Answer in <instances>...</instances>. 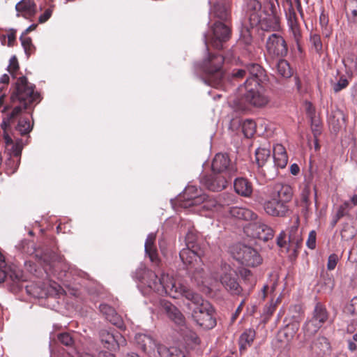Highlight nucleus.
Listing matches in <instances>:
<instances>
[{
  "instance_id": "obj_1",
  "label": "nucleus",
  "mask_w": 357,
  "mask_h": 357,
  "mask_svg": "<svg viewBox=\"0 0 357 357\" xmlns=\"http://www.w3.org/2000/svg\"><path fill=\"white\" fill-rule=\"evenodd\" d=\"M143 272L144 276L137 278L151 290L159 295H168L173 298H185L192 303L202 301V296L191 289L181 278L162 273L160 277L153 271L139 268L137 272Z\"/></svg>"
},
{
  "instance_id": "obj_2",
  "label": "nucleus",
  "mask_w": 357,
  "mask_h": 357,
  "mask_svg": "<svg viewBox=\"0 0 357 357\" xmlns=\"http://www.w3.org/2000/svg\"><path fill=\"white\" fill-rule=\"evenodd\" d=\"M35 86L29 82L25 76L17 78L13 86L10 97V105L3 107L1 112H6L8 109L13 108L7 118L3 119L1 123V128L3 130V139L6 145L13 144L12 138L6 132V129L10 123L23 110L30 107L34 102L40 101V95L35 91Z\"/></svg>"
},
{
  "instance_id": "obj_3",
  "label": "nucleus",
  "mask_w": 357,
  "mask_h": 357,
  "mask_svg": "<svg viewBox=\"0 0 357 357\" xmlns=\"http://www.w3.org/2000/svg\"><path fill=\"white\" fill-rule=\"evenodd\" d=\"M235 56L227 52L225 56L220 54L209 53L202 63V69L205 73L204 82L214 88H220L224 84V71L222 64L225 60L231 62Z\"/></svg>"
},
{
  "instance_id": "obj_4",
  "label": "nucleus",
  "mask_w": 357,
  "mask_h": 357,
  "mask_svg": "<svg viewBox=\"0 0 357 357\" xmlns=\"http://www.w3.org/2000/svg\"><path fill=\"white\" fill-rule=\"evenodd\" d=\"M203 255L200 248H183L180 251L179 257L183 264L192 270V278L197 284L205 282V273L203 269L201 257Z\"/></svg>"
},
{
  "instance_id": "obj_5",
  "label": "nucleus",
  "mask_w": 357,
  "mask_h": 357,
  "mask_svg": "<svg viewBox=\"0 0 357 357\" xmlns=\"http://www.w3.org/2000/svg\"><path fill=\"white\" fill-rule=\"evenodd\" d=\"M329 312L326 306L320 302L316 303L311 317L305 322L303 331L306 339L315 335L328 321Z\"/></svg>"
},
{
  "instance_id": "obj_6",
  "label": "nucleus",
  "mask_w": 357,
  "mask_h": 357,
  "mask_svg": "<svg viewBox=\"0 0 357 357\" xmlns=\"http://www.w3.org/2000/svg\"><path fill=\"white\" fill-rule=\"evenodd\" d=\"M243 87L245 90L243 99L249 105L256 107H263L269 102V97L265 93L259 82H257L255 78L245 80Z\"/></svg>"
},
{
  "instance_id": "obj_7",
  "label": "nucleus",
  "mask_w": 357,
  "mask_h": 357,
  "mask_svg": "<svg viewBox=\"0 0 357 357\" xmlns=\"http://www.w3.org/2000/svg\"><path fill=\"white\" fill-rule=\"evenodd\" d=\"M196 307L193 309L192 317L196 324L205 330L213 328L216 326V319L214 317V309L211 305L203 300L199 303H194Z\"/></svg>"
},
{
  "instance_id": "obj_8",
  "label": "nucleus",
  "mask_w": 357,
  "mask_h": 357,
  "mask_svg": "<svg viewBox=\"0 0 357 357\" xmlns=\"http://www.w3.org/2000/svg\"><path fill=\"white\" fill-rule=\"evenodd\" d=\"M255 162L258 167V173L266 181L274 179L278 174L275 165H273L269 149L260 147L255 151Z\"/></svg>"
},
{
  "instance_id": "obj_9",
  "label": "nucleus",
  "mask_w": 357,
  "mask_h": 357,
  "mask_svg": "<svg viewBox=\"0 0 357 357\" xmlns=\"http://www.w3.org/2000/svg\"><path fill=\"white\" fill-rule=\"evenodd\" d=\"M232 255L236 261L247 266L255 267L262 262V258L258 252L244 244L236 245L232 250Z\"/></svg>"
},
{
  "instance_id": "obj_10",
  "label": "nucleus",
  "mask_w": 357,
  "mask_h": 357,
  "mask_svg": "<svg viewBox=\"0 0 357 357\" xmlns=\"http://www.w3.org/2000/svg\"><path fill=\"white\" fill-rule=\"evenodd\" d=\"M231 36V29L229 26L221 22H216L212 28V36L210 38L204 36V42L208 47V40L211 45L217 50L223 47V45Z\"/></svg>"
},
{
  "instance_id": "obj_11",
  "label": "nucleus",
  "mask_w": 357,
  "mask_h": 357,
  "mask_svg": "<svg viewBox=\"0 0 357 357\" xmlns=\"http://www.w3.org/2000/svg\"><path fill=\"white\" fill-rule=\"evenodd\" d=\"M211 169L213 173L222 174L231 178L236 172L237 167L227 153H218L212 160Z\"/></svg>"
},
{
  "instance_id": "obj_12",
  "label": "nucleus",
  "mask_w": 357,
  "mask_h": 357,
  "mask_svg": "<svg viewBox=\"0 0 357 357\" xmlns=\"http://www.w3.org/2000/svg\"><path fill=\"white\" fill-rule=\"evenodd\" d=\"M267 54L273 57L282 58L287 56L288 47L284 38L278 33H271L266 42Z\"/></svg>"
},
{
  "instance_id": "obj_13",
  "label": "nucleus",
  "mask_w": 357,
  "mask_h": 357,
  "mask_svg": "<svg viewBox=\"0 0 357 357\" xmlns=\"http://www.w3.org/2000/svg\"><path fill=\"white\" fill-rule=\"evenodd\" d=\"M268 10L260 17V22L257 24L261 30L266 31H278L280 29V20L276 13V7L274 3L267 2Z\"/></svg>"
},
{
  "instance_id": "obj_14",
  "label": "nucleus",
  "mask_w": 357,
  "mask_h": 357,
  "mask_svg": "<svg viewBox=\"0 0 357 357\" xmlns=\"http://www.w3.org/2000/svg\"><path fill=\"white\" fill-rule=\"evenodd\" d=\"M288 203L278 199L271 198L266 199L263 204V208L266 213L272 217L284 218L289 212Z\"/></svg>"
},
{
  "instance_id": "obj_15",
  "label": "nucleus",
  "mask_w": 357,
  "mask_h": 357,
  "mask_svg": "<svg viewBox=\"0 0 357 357\" xmlns=\"http://www.w3.org/2000/svg\"><path fill=\"white\" fill-rule=\"evenodd\" d=\"M268 9L267 2L262 6L257 0H249L248 1L245 11L251 29L257 26V24L260 22V17Z\"/></svg>"
},
{
  "instance_id": "obj_16",
  "label": "nucleus",
  "mask_w": 357,
  "mask_h": 357,
  "mask_svg": "<svg viewBox=\"0 0 357 357\" xmlns=\"http://www.w3.org/2000/svg\"><path fill=\"white\" fill-rule=\"evenodd\" d=\"M252 43V36L251 29L246 26H243L241 30L240 37L237 42L236 46L234 48L230 50L229 52L232 54L233 56H235L236 58L237 49H242L243 54L250 55L253 50Z\"/></svg>"
},
{
  "instance_id": "obj_17",
  "label": "nucleus",
  "mask_w": 357,
  "mask_h": 357,
  "mask_svg": "<svg viewBox=\"0 0 357 357\" xmlns=\"http://www.w3.org/2000/svg\"><path fill=\"white\" fill-rule=\"evenodd\" d=\"M229 178L224 174H214L204 175L201 178V183L211 191H221L226 188Z\"/></svg>"
},
{
  "instance_id": "obj_18",
  "label": "nucleus",
  "mask_w": 357,
  "mask_h": 357,
  "mask_svg": "<svg viewBox=\"0 0 357 357\" xmlns=\"http://www.w3.org/2000/svg\"><path fill=\"white\" fill-rule=\"evenodd\" d=\"M100 338L103 346L109 350H116L126 344V339L118 332L111 333L102 330L100 332Z\"/></svg>"
},
{
  "instance_id": "obj_19",
  "label": "nucleus",
  "mask_w": 357,
  "mask_h": 357,
  "mask_svg": "<svg viewBox=\"0 0 357 357\" xmlns=\"http://www.w3.org/2000/svg\"><path fill=\"white\" fill-rule=\"evenodd\" d=\"M192 200L182 204L184 208L191 207L194 205H200L201 208L206 211H213L219 207L218 202L213 197H210L206 194L199 196H191Z\"/></svg>"
},
{
  "instance_id": "obj_20",
  "label": "nucleus",
  "mask_w": 357,
  "mask_h": 357,
  "mask_svg": "<svg viewBox=\"0 0 357 357\" xmlns=\"http://www.w3.org/2000/svg\"><path fill=\"white\" fill-rule=\"evenodd\" d=\"M135 342L142 351L150 356H155L158 353V348L163 344H158L153 338L148 335L139 333L135 335Z\"/></svg>"
},
{
  "instance_id": "obj_21",
  "label": "nucleus",
  "mask_w": 357,
  "mask_h": 357,
  "mask_svg": "<svg viewBox=\"0 0 357 357\" xmlns=\"http://www.w3.org/2000/svg\"><path fill=\"white\" fill-rule=\"evenodd\" d=\"M331 344L324 336H319L313 340L310 346V352L312 357H324L330 354Z\"/></svg>"
},
{
  "instance_id": "obj_22",
  "label": "nucleus",
  "mask_w": 357,
  "mask_h": 357,
  "mask_svg": "<svg viewBox=\"0 0 357 357\" xmlns=\"http://www.w3.org/2000/svg\"><path fill=\"white\" fill-rule=\"evenodd\" d=\"M220 281L225 289L233 295H240L243 291V287L238 282L236 275L231 271L222 274Z\"/></svg>"
},
{
  "instance_id": "obj_23",
  "label": "nucleus",
  "mask_w": 357,
  "mask_h": 357,
  "mask_svg": "<svg viewBox=\"0 0 357 357\" xmlns=\"http://www.w3.org/2000/svg\"><path fill=\"white\" fill-rule=\"evenodd\" d=\"M271 198L278 199V200L284 201L289 203L293 197L292 188L288 185L282 183H275L272 188V190L269 194Z\"/></svg>"
},
{
  "instance_id": "obj_24",
  "label": "nucleus",
  "mask_w": 357,
  "mask_h": 357,
  "mask_svg": "<svg viewBox=\"0 0 357 357\" xmlns=\"http://www.w3.org/2000/svg\"><path fill=\"white\" fill-rule=\"evenodd\" d=\"M160 303L166 314L175 324L181 325L184 323L185 318L183 314L175 305L167 301H162Z\"/></svg>"
},
{
  "instance_id": "obj_25",
  "label": "nucleus",
  "mask_w": 357,
  "mask_h": 357,
  "mask_svg": "<svg viewBox=\"0 0 357 357\" xmlns=\"http://www.w3.org/2000/svg\"><path fill=\"white\" fill-rule=\"evenodd\" d=\"M155 238V234H149L146 238L144 247L145 252L149 256L151 261L155 266H158L160 263V259L158 257V251L154 244Z\"/></svg>"
},
{
  "instance_id": "obj_26",
  "label": "nucleus",
  "mask_w": 357,
  "mask_h": 357,
  "mask_svg": "<svg viewBox=\"0 0 357 357\" xmlns=\"http://www.w3.org/2000/svg\"><path fill=\"white\" fill-rule=\"evenodd\" d=\"M234 188L238 195L244 197H250L253 192L252 183L243 177H238L234 180Z\"/></svg>"
},
{
  "instance_id": "obj_27",
  "label": "nucleus",
  "mask_w": 357,
  "mask_h": 357,
  "mask_svg": "<svg viewBox=\"0 0 357 357\" xmlns=\"http://www.w3.org/2000/svg\"><path fill=\"white\" fill-rule=\"evenodd\" d=\"M17 16L29 18L33 16L36 12V5L33 0H22L15 6Z\"/></svg>"
},
{
  "instance_id": "obj_28",
  "label": "nucleus",
  "mask_w": 357,
  "mask_h": 357,
  "mask_svg": "<svg viewBox=\"0 0 357 357\" xmlns=\"http://www.w3.org/2000/svg\"><path fill=\"white\" fill-rule=\"evenodd\" d=\"M231 215L235 218L245 221H255L258 219V215L252 210L244 208L234 206L229 209Z\"/></svg>"
},
{
  "instance_id": "obj_29",
  "label": "nucleus",
  "mask_w": 357,
  "mask_h": 357,
  "mask_svg": "<svg viewBox=\"0 0 357 357\" xmlns=\"http://www.w3.org/2000/svg\"><path fill=\"white\" fill-rule=\"evenodd\" d=\"M273 162L275 167L283 169L287 166L288 156L284 147L282 144H276L273 147Z\"/></svg>"
},
{
  "instance_id": "obj_30",
  "label": "nucleus",
  "mask_w": 357,
  "mask_h": 357,
  "mask_svg": "<svg viewBox=\"0 0 357 357\" xmlns=\"http://www.w3.org/2000/svg\"><path fill=\"white\" fill-rule=\"evenodd\" d=\"M299 325L297 323H291L282 328L278 333V339L280 342H289L298 332Z\"/></svg>"
},
{
  "instance_id": "obj_31",
  "label": "nucleus",
  "mask_w": 357,
  "mask_h": 357,
  "mask_svg": "<svg viewBox=\"0 0 357 357\" xmlns=\"http://www.w3.org/2000/svg\"><path fill=\"white\" fill-rule=\"evenodd\" d=\"M99 309L107 320L119 327L121 326V319L112 307L107 304H100Z\"/></svg>"
},
{
  "instance_id": "obj_32",
  "label": "nucleus",
  "mask_w": 357,
  "mask_h": 357,
  "mask_svg": "<svg viewBox=\"0 0 357 357\" xmlns=\"http://www.w3.org/2000/svg\"><path fill=\"white\" fill-rule=\"evenodd\" d=\"M299 227V218L296 217L292 225L289 229V243L293 245H295L298 247L302 241L301 233L298 231Z\"/></svg>"
},
{
  "instance_id": "obj_33",
  "label": "nucleus",
  "mask_w": 357,
  "mask_h": 357,
  "mask_svg": "<svg viewBox=\"0 0 357 357\" xmlns=\"http://www.w3.org/2000/svg\"><path fill=\"white\" fill-rule=\"evenodd\" d=\"M158 354L160 357H188L185 351L175 347L167 348L165 345L158 348Z\"/></svg>"
},
{
  "instance_id": "obj_34",
  "label": "nucleus",
  "mask_w": 357,
  "mask_h": 357,
  "mask_svg": "<svg viewBox=\"0 0 357 357\" xmlns=\"http://www.w3.org/2000/svg\"><path fill=\"white\" fill-rule=\"evenodd\" d=\"M255 331L252 328L246 329L240 336L238 344L240 351H245L250 347L255 337Z\"/></svg>"
},
{
  "instance_id": "obj_35",
  "label": "nucleus",
  "mask_w": 357,
  "mask_h": 357,
  "mask_svg": "<svg viewBox=\"0 0 357 357\" xmlns=\"http://www.w3.org/2000/svg\"><path fill=\"white\" fill-rule=\"evenodd\" d=\"M211 14L220 19V20L226 21L229 16V11L226 6L220 2H215L213 3L211 9Z\"/></svg>"
},
{
  "instance_id": "obj_36",
  "label": "nucleus",
  "mask_w": 357,
  "mask_h": 357,
  "mask_svg": "<svg viewBox=\"0 0 357 357\" xmlns=\"http://www.w3.org/2000/svg\"><path fill=\"white\" fill-rule=\"evenodd\" d=\"M275 70L279 75L284 78L291 77L293 72L287 61L280 59L275 64Z\"/></svg>"
},
{
  "instance_id": "obj_37",
  "label": "nucleus",
  "mask_w": 357,
  "mask_h": 357,
  "mask_svg": "<svg viewBox=\"0 0 357 357\" xmlns=\"http://www.w3.org/2000/svg\"><path fill=\"white\" fill-rule=\"evenodd\" d=\"M262 226L268 225L264 223L261 219L258 218L257 220H255L245 226L244 227V231L248 236L252 237V233H263V231L265 230V228H264Z\"/></svg>"
},
{
  "instance_id": "obj_38",
  "label": "nucleus",
  "mask_w": 357,
  "mask_h": 357,
  "mask_svg": "<svg viewBox=\"0 0 357 357\" xmlns=\"http://www.w3.org/2000/svg\"><path fill=\"white\" fill-rule=\"evenodd\" d=\"M198 195V190L194 185H188L184 190L183 194L180 195L177 199L179 206L183 208L182 206L183 203L188 202L190 200H192L193 198L191 199V196H199Z\"/></svg>"
},
{
  "instance_id": "obj_39",
  "label": "nucleus",
  "mask_w": 357,
  "mask_h": 357,
  "mask_svg": "<svg viewBox=\"0 0 357 357\" xmlns=\"http://www.w3.org/2000/svg\"><path fill=\"white\" fill-rule=\"evenodd\" d=\"M246 68L248 74L246 80L255 78L257 82H259V77L263 74L261 67L257 63H250L246 66Z\"/></svg>"
},
{
  "instance_id": "obj_40",
  "label": "nucleus",
  "mask_w": 357,
  "mask_h": 357,
  "mask_svg": "<svg viewBox=\"0 0 357 357\" xmlns=\"http://www.w3.org/2000/svg\"><path fill=\"white\" fill-rule=\"evenodd\" d=\"M285 1L289 6V11H288V13L287 14V22H288V26L289 27V29H294V27L295 28L300 27V25H299L298 20H297L296 12L294 10V9L293 8V4H292L291 0H285Z\"/></svg>"
},
{
  "instance_id": "obj_41",
  "label": "nucleus",
  "mask_w": 357,
  "mask_h": 357,
  "mask_svg": "<svg viewBox=\"0 0 357 357\" xmlns=\"http://www.w3.org/2000/svg\"><path fill=\"white\" fill-rule=\"evenodd\" d=\"M328 16L323 10L319 16V24L321 27L322 34L326 37L328 38L332 34V28L328 25Z\"/></svg>"
},
{
  "instance_id": "obj_42",
  "label": "nucleus",
  "mask_w": 357,
  "mask_h": 357,
  "mask_svg": "<svg viewBox=\"0 0 357 357\" xmlns=\"http://www.w3.org/2000/svg\"><path fill=\"white\" fill-rule=\"evenodd\" d=\"M242 278L245 283L248 284V288L245 289V291L247 294H250V291L253 289L256 284V280L253 277L251 271L248 269H244L241 272Z\"/></svg>"
},
{
  "instance_id": "obj_43",
  "label": "nucleus",
  "mask_w": 357,
  "mask_h": 357,
  "mask_svg": "<svg viewBox=\"0 0 357 357\" xmlns=\"http://www.w3.org/2000/svg\"><path fill=\"white\" fill-rule=\"evenodd\" d=\"M310 43L314 52L321 55L323 50V44L320 35L317 33H311L310 36Z\"/></svg>"
},
{
  "instance_id": "obj_44",
  "label": "nucleus",
  "mask_w": 357,
  "mask_h": 357,
  "mask_svg": "<svg viewBox=\"0 0 357 357\" xmlns=\"http://www.w3.org/2000/svg\"><path fill=\"white\" fill-rule=\"evenodd\" d=\"M20 39L21 40L22 46L24 48L26 55L27 57H29L31 54L34 53L36 49L32 43L31 38L24 34H22Z\"/></svg>"
},
{
  "instance_id": "obj_45",
  "label": "nucleus",
  "mask_w": 357,
  "mask_h": 357,
  "mask_svg": "<svg viewBox=\"0 0 357 357\" xmlns=\"http://www.w3.org/2000/svg\"><path fill=\"white\" fill-rule=\"evenodd\" d=\"M32 126L30 124V121L27 118H20L18 121V123L16 126V130L20 132V135H24L31 132Z\"/></svg>"
},
{
  "instance_id": "obj_46",
  "label": "nucleus",
  "mask_w": 357,
  "mask_h": 357,
  "mask_svg": "<svg viewBox=\"0 0 357 357\" xmlns=\"http://www.w3.org/2000/svg\"><path fill=\"white\" fill-rule=\"evenodd\" d=\"M265 228V230L263 231V233H252V237L254 238H258L259 240H262L264 241H268L270 239H272L274 236V231L269 226H262Z\"/></svg>"
},
{
  "instance_id": "obj_47",
  "label": "nucleus",
  "mask_w": 357,
  "mask_h": 357,
  "mask_svg": "<svg viewBox=\"0 0 357 357\" xmlns=\"http://www.w3.org/2000/svg\"><path fill=\"white\" fill-rule=\"evenodd\" d=\"M242 129L246 137H251L255 132L256 123L251 119H247L243 122Z\"/></svg>"
},
{
  "instance_id": "obj_48",
  "label": "nucleus",
  "mask_w": 357,
  "mask_h": 357,
  "mask_svg": "<svg viewBox=\"0 0 357 357\" xmlns=\"http://www.w3.org/2000/svg\"><path fill=\"white\" fill-rule=\"evenodd\" d=\"M307 114L312 119V126H315V128H312L314 135L316 137L317 134L320 133V130L319 128V121L318 119H313L312 115L314 114V109L313 108L312 105L309 103L307 107Z\"/></svg>"
},
{
  "instance_id": "obj_49",
  "label": "nucleus",
  "mask_w": 357,
  "mask_h": 357,
  "mask_svg": "<svg viewBox=\"0 0 357 357\" xmlns=\"http://www.w3.org/2000/svg\"><path fill=\"white\" fill-rule=\"evenodd\" d=\"M352 206L349 201H345L342 204L340 205L335 213L340 218L349 214V211L351 209Z\"/></svg>"
},
{
  "instance_id": "obj_50",
  "label": "nucleus",
  "mask_w": 357,
  "mask_h": 357,
  "mask_svg": "<svg viewBox=\"0 0 357 357\" xmlns=\"http://www.w3.org/2000/svg\"><path fill=\"white\" fill-rule=\"evenodd\" d=\"M289 30H290L291 34L296 44L298 50L299 52H301L302 49H301V42L302 40V33H301V27H298V28L294 27V29H291Z\"/></svg>"
},
{
  "instance_id": "obj_51",
  "label": "nucleus",
  "mask_w": 357,
  "mask_h": 357,
  "mask_svg": "<svg viewBox=\"0 0 357 357\" xmlns=\"http://www.w3.org/2000/svg\"><path fill=\"white\" fill-rule=\"evenodd\" d=\"M7 269L5 258L0 252V284L4 282L8 278Z\"/></svg>"
},
{
  "instance_id": "obj_52",
  "label": "nucleus",
  "mask_w": 357,
  "mask_h": 357,
  "mask_svg": "<svg viewBox=\"0 0 357 357\" xmlns=\"http://www.w3.org/2000/svg\"><path fill=\"white\" fill-rule=\"evenodd\" d=\"M197 236L196 234L192 231H189L185 236V248H199L198 245L196 244Z\"/></svg>"
},
{
  "instance_id": "obj_53",
  "label": "nucleus",
  "mask_w": 357,
  "mask_h": 357,
  "mask_svg": "<svg viewBox=\"0 0 357 357\" xmlns=\"http://www.w3.org/2000/svg\"><path fill=\"white\" fill-rule=\"evenodd\" d=\"M58 340L65 346L70 347L74 343L73 337L68 333H61L57 336Z\"/></svg>"
},
{
  "instance_id": "obj_54",
  "label": "nucleus",
  "mask_w": 357,
  "mask_h": 357,
  "mask_svg": "<svg viewBox=\"0 0 357 357\" xmlns=\"http://www.w3.org/2000/svg\"><path fill=\"white\" fill-rule=\"evenodd\" d=\"M8 71L10 73V74L13 77H15L16 73L19 70V63L17 59L15 56H13L9 61V65L8 66Z\"/></svg>"
},
{
  "instance_id": "obj_55",
  "label": "nucleus",
  "mask_w": 357,
  "mask_h": 357,
  "mask_svg": "<svg viewBox=\"0 0 357 357\" xmlns=\"http://www.w3.org/2000/svg\"><path fill=\"white\" fill-rule=\"evenodd\" d=\"M355 236L354 229L352 227L346 225L343 227L341 231L342 239L344 241H349L352 239Z\"/></svg>"
},
{
  "instance_id": "obj_56",
  "label": "nucleus",
  "mask_w": 357,
  "mask_h": 357,
  "mask_svg": "<svg viewBox=\"0 0 357 357\" xmlns=\"http://www.w3.org/2000/svg\"><path fill=\"white\" fill-rule=\"evenodd\" d=\"M344 66L346 68H349V70H357V62L354 56L350 55L347 56L345 59L343 60Z\"/></svg>"
},
{
  "instance_id": "obj_57",
  "label": "nucleus",
  "mask_w": 357,
  "mask_h": 357,
  "mask_svg": "<svg viewBox=\"0 0 357 357\" xmlns=\"http://www.w3.org/2000/svg\"><path fill=\"white\" fill-rule=\"evenodd\" d=\"M349 85V81L347 78L344 77H341L339 81L337 83L333 84V90L335 93L340 91L341 90L345 89Z\"/></svg>"
},
{
  "instance_id": "obj_58",
  "label": "nucleus",
  "mask_w": 357,
  "mask_h": 357,
  "mask_svg": "<svg viewBox=\"0 0 357 357\" xmlns=\"http://www.w3.org/2000/svg\"><path fill=\"white\" fill-rule=\"evenodd\" d=\"M316 238L317 234L314 230H312L308 235L307 240L306 241V245L308 248L313 250L316 248Z\"/></svg>"
},
{
  "instance_id": "obj_59",
  "label": "nucleus",
  "mask_w": 357,
  "mask_h": 357,
  "mask_svg": "<svg viewBox=\"0 0 357 357\" xmlns=\"http://www.w3.org/2000/svg\"><path fill=\"white\" fill-rule=\"evenodd\" d=\"M338 261L339 257L336 254H331V255H329L327 262L328 270L332 271L335 269Z\"/></svg>"
},
{
  "instance_id": "obj_60",
  "label": "nucleus",
  "mask_w": 357,
  "mask_h": 357,
  "mask_svg": "<svg viewBox=\"0 0 357 357\" xmlns=\"http://www.w3.org/2000/svg\"><path fill=\"white\" fill-rule=\"evenodd\" d=\"M347 309L352 315H357V296L354 297L351 300Z\"/></svg>"
},
{
  "instance_id": "obj_61",
  "label": "nucleus",
  "mask_w": 357,
  "mask_h": 357,
  "mask_svg": "<svg viewBox=\"0 0 357 357\" xmlns=\"http://www.w3.org/2000/svg\"><path fill=\"white\" fill-rule=\"evenodd\" d=\"M347 16L349 22L357 23V10L355 9H346Z\"/></svg>"
},
{
  "instance_id": "obj_62",
  "label": "nucleus",
  "mask_w": 357,
  "mask_h": 357,
  "mask_svg": "<svg viewBox=\"0 0 357 357\" xmlns=\"http://www.w3.org/2000/svg\"><path fill=\"white\" fill-rule=\"evenodd\" d=\"M52 13V10L51 8H47L45 10L43 14L40 15L38 18V21L40 23H44L47 21L51 17Z\"/></svg>"
},
{
  "instance_id": "obj_63",
  "label": "nucleus",
  "mask_w": 357,
  "mask_h": 357,
  "mask_svg": "<svg viewBox=\"0 0 357 357\" xmlns=\"http://www.w3.org/2000/svg\"><path fill=\"white\" fill-rule=\"evenodd\" d=\"M286 234L284 231H282L279 236L277 237V244L279 247L283 248L286 245Z\"/></svg>"
},
{
  "instance_id": "obj_64",
  "label": "nucleus",
  "mask_w": 357,
  "mask_h": 357,
  "mask_svg": "<svg viewBox=\"0 0 357 357\" xmlns=\"http://www.w3.org/2000/svg\"><path fill=\"white\" fill-rule=\"evenodd\" d=\"M248 75L247 68L246 69H238L234 70L232 73V75L235 78H243Z\"/></svg>"
}]
</instances>
